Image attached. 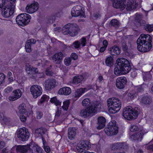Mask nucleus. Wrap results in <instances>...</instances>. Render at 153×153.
Segmentation results:
<instances>
[{
    "mask_svg": "<svg viewBox=\"0 0 153 153\" xmlns=\"http://www.w3.org/2000/svg\"><path fill=\"white\" fill-rule=\"evenodd\" d=\"M131 70L129 62L127 59L121 58L117 59L114 70L115 75L119 76L128 73Z\"/></svg>",
    "mask_w": 153,
    "mask_h": 153,
    "instance_id": "obj_1",
    "label": "nucleus"
},
{
    "mask_svg": "<svg viewBox=\"0 0 153 153\" xmlns=\"http://www.w3.org/2000/svg\"><path fill=\"white\" fill-rule=\"evenodd\" d=\"M152 37L149 35L141 34L137 40L138 51L145 52L150 50L152 47Z\"/></svg>",
    "mask_w": 153,
    "mask_h": 153,
    "instance_id": "obj_2",
    "label": "nucleus"
},
{
    "mask_svg": "<svg viewBox=\"0 0 153 153\" xmlns=\"http://www.w3.org/2000/svg\"><path fill=\"white\" fill-rule=\"evenodd\" d=\"M107 105L109 112L115 114L118 112L121 107V102L119 99L113 97L107 100Z\"/></svg>",
    "mask_w": 153,
    "mask_h": 153,
    "instance_id": "obj_3",
    "label": "nucleus"
},
{
    "mask_svg": "<svg viewBox=\"0 0 153 153\" xmlns=\"http://www.w3.org/2000/svg\"><path fill=\"white\" fill-rule=\"evenodd\" d=\"M111 0L112 2L114 7L116 8H120L122 10L125 7L127 10H133L135 8L136 6V2H134L132 0H130L127 2L126 6L124 4L125 0Z\"/></svg>",
    "mask_w": 153,
    "mask_h": 153,
    "instance_id": "obj_4",
    "label": "nucleus"
},
{
    "mask_svg": "<svg viewBox=\"0 0 153 153\" xmlns=\"http://www.w3.org/2000/svg\"><path fill=\"white\" fill-rule=\"evenodd\" d=\"M80 29L78 25L76 23H68L62 28V32L65 35L69 34L71 36L77 34Z\"/></svg>",
    "mask_w": 153,
    "mask_h": 153,
    "instance_id": "obj_5",
    "label": "nucleus"
},
{
    "mask_svg": "<svg viewBox=\"0 0 153 153\" xmlns=\"http://www.w3.org/2000/svg\"><path fill=\"white\" fill-rule=\"evenodd\" d=\"M139 112L140 110L137 108H133L131 107L128 106L124 108L122 115L125 118L129 120L137 117Z\"/></svg>",
    "mask_w": 153,
    "mask_h": 153,
    "instance_id": "obj_6",
    "label": "nucleus"
},
{
    "mask_svg": "<svg viewBox=\"0 0 153 153\" xmlns=\"http://www.w3.org/2000/svg\"><path fill=\"white\" fill-rule=\"evenodd\" d=\"M16 4L14 3H6L2 8L1 14L4 18H9L12 16L16 11Z\"/></svg>",
    "mask_w": 153,
    "mask_h": 153,
    "instance_id": "obj_7",
    "label": "nucleus"
},
{
    "mask_svg": "<svg viewBox=\"0 0 153 153\" xmlns=\"http://www.w3.org/2000/svg\"><path fill=\"white\" fill-rule=\"evenodd\" d=\"M130 131L131 132H136V135H132L131 137V139L137 140L141 141L142 139L143 135L148 132L147 130L144 129L143 127L138 128L135 125L131 126L130 128Z\"/></svg>",
    "mask_w": 153,
    "mask_h": 153,
    "instance_id": "obj_8",
    "label": "nucleus"
},
{
    "mask_svg": "<svg viewBox=\"0 0 153 153\" xmlns=\"http://www.w3.org/2000/svg\"><path fill=\"white\" fill-rule=\"evenodd\" d=\"M101 104H98V105H96V106L95 105L94 107L92 106L87 109H83L81 111L80 114L84 117L92 116L97 112L101 111Z\"/></svg>",
    "mask_w": 153,
    "mask_h": 153,
    "instance_id": "obj_9",
    "label": "nucleus"
},
{
    "mask_svg": "<svg viewBox=\"0 0 153 153\" xmlns=\"http://www.w3.org/2000/svg\"><path fill=\"white\" fill-rule=\"evenodd\" d=\"M31 19L30 15L27 14H21L18 15L16 19V23L21 26L25 25L30 22Z\"/></svg>",
    "mask_w": 153,
    "mask_h": 153,
    "instance_id": "obj_10",
    "label": "nucleus"
},
{
    "mask_svg": "<svg viewBox=\"0 0 153 153\" xmlns=\"http://www.w3.org/2000/svg\"><path fill=\"white\" fill-rule=\"evenodd\" d=\"M105 131L108 135L116 134L118 132V128L116 125V121L113 120L109 122L107 128L105 129Z\"/></svg>",
    "mask_w": 153,
    "mask_h": 153,
    "instance_id": "obj_11",
    "label": "nucleus"
},
{
    "mask_svg": "<svg viewBox=\"0 0 153 153\" xmlns=\"http://www.w3.org/2000/svg\"><path fill=\"white\" fill-rule=\"evenodd\" d=\"M30 92L34 98H37L42 94L43 90L41 86L38 85H33L30 88Z\"/></svg>",
    "mask_w": 153,
    "mask_h": 153,
    "instance_id": "obj_12",
    "label": "nucleus"
},
{
    "mask_svg": "<svg viewBox=\"0 0 153 153\" xmlns=\"http://www.w3.org/2000/svg\"><path fill=\"white\" fill-rule=\"evenodd\" d=\"M71 14L73 16H80L84 17L85 15L84 8L80 6H76L72 9Z\"/></svg>",
    "mask_w": 153,
    "mask_h": 153,
    "instance_id": "obj_13",
    "label": "nucleus"
},
{
    "mask_svg": "<svg viewBox=\"0 0 153 153\" xmlns=\"http://www.w3.org/2000/svg\"><path fill=\"white\" fill-rule=\"evenodd\" d=\"M18 137L22 141L27 140L29 137V133L28 130L25 127L19 129L18 132Z\"/></svg>",
    "mask_w": 153,
    "mask_h": 153,
    "instance_id": "obj_14",
    "label": "nucleus"
},
{
    "mask_svg": "<svg viewBox=\"0 0 153 153\" xmlns=\"http://www.w3.org/2000/svg\"><path fill=\"white\" fill-rule=\"evenodd\" d=\"M90 143L88 141H83L79 143L76 146L75 151L77 152H82L84 150H88L90 148Z\"/></svg>",
    "mask_w": 153,
    "mask_h": 153,
    "instance_id": "obj_15",
    "label": "nucleus"
},
{
    "mask_svg": "<svg viewBox=\"0 0 153 153\" xmlns=\"http://www.w3.org/2000/svg\"><path fill=\"white\" fill-rule=\"evenodd\" d=\"M127 82V80L125 77H119L117 78L115 84L116 87L118 89L123 88Z\"/></svg>",
    "mask_w": 153,
    "mask_h": 153,
    "instance_id": "obj_16",
    "label": "nucleus"
},
{
    "mask_svg": "<svg viewBox=\"0 0 153 153\" xmlns=\"http://www.w3.org/2000/svg\"><path fill=\"white\" fill-rule=\"evenodd\" d=\"M39 7V4L37 2L27 5L26 7V12L29 13H33L37 10Z\"/></svg>",
    "mask_w": 153,
    "mask_h": 153,
    "instance_id": "obj_17",
    "label": "nucleus"
},
{
    "mask_svg": "<svg viewBox=\"0 0 153 153\" xmlns=\"http://www.w3.org/2000/svg\"><path fill=\"white\" fill-rule=\"evenodd\" d=\"M13 95L10 96L8 99L10 101H13L19 98L22 96V93L19 89L15 90L13 91Z\"/></svg>",
    "mask_w": 153,
    "mask_h": 153,
    "instance_id": "obj_18",
    "label": "nucleus"
},
{
    "mask_svg": "<svg viewBox=\"0 0 153 153\" xmlns=\"http://www.w3.org/2000/svg\"><path fill=\"white\" fill-rule=\"evenodd\" d=\"M28 147L32 153H43L42 149L34 142L31 143Z\"/></svg>",
    "mask_w": 153,
    "mask_h": 153,
    "instance_id": "obj_19",
    "label": "nucleus"
},
{
    "mask_svg": "<svg viewBox=\"0 0 153 153\" xmlns=\"http://www.w3.org/2000/svg\"><path fill=\"white\" fill-rule=\"evenodd\" d=\"M44 85L46 89L50 90L56 85V81L55 79H48L45 82Z\"/></svg>",
    "mask_w": 153,
    "mask_h": 153,
    "instance_id": "obj_20",
    "label": "nucleus"
},
{
    "mask_svg": "<svg viewBox=\"0 0 153 153\" xmlns=\"http://www.w3.org/2000/svg\"><path fill=\"white\" fill-rule=\"evenodd\" d=\"M89 89L90 88L88 87L77 89L74 94V97L77 98H78Z\"/></svg>",
    "mask_w": 153,
    "mask_h": 153,
    "instance_id": "obj_21",
    "label": "nucleus"
},
{
    "mask_svg": "<svg viewBox=\"0 0 153 153\" xmlns=\"http://www.w3.org/2000/svg\"><path fill=\"white\" fill-rule=\"evenodd\" d=\"M76 129L75 127H70L68 129V137L70 140H73L76 135Z\"/></svg>",
    "mask_w": 153,
    "mask_h": 153,
    "instance_id": "obj_22",
    "label": "nucleus"
},
{
    "mask_svg": "<svg viewBox=\"0 0 153 153\" xmlns=\"http://www.w3.org/2000/svg\"><path fill=\"white\" fill-rule=\"evenodd\" d=\"M71 92V89L70 87L66 86L61 88L58 91V93L59 94L66 96L69 95Z\"/></svg>",
    "mask_w": 153,
    "mask_h": 153,
    "instance_id": "obj_23",
    "label": "nucleus"
},
{
    "mask_svg": "<svg viewBox=\"0 0 153 153\" xmlns=\"http://www.w3.org/2000/svg\"><path fill=\"white\" fill-rule=\"evenodd\" d=\"M106 120L105 118L102 117H99L98 119V126L97 129H101L103 128L105 126Z\"/></svg>",
    "mask_w": 153,
    "mask_h": 153,
    "instance_id": "obj_24",
    "label": "nucleus"
},
{
    "mask_svg": "<svg viewBox=\"0 0 153 153\" xmlns=\"http://www.w3.org/2000/svg\"><path fill=\"white\" fill-rule=\"evenodd\" d=\"M63 54L61 52L55 53L52 57V59L56 64H60L62 58Z\"/></svg>",
    "mask_w": 153,
    "mask_h": 153,
    "instance_id": "obj_25",
    "label": "nucleus"
},
{
    "mask_svg": "<svg viewBox=\"0 0 153 153\" xmlns=\"http://www.w3.org/2000/svg\"><path fill=\"white\" fill-rule=\"evenodd\" d=\"M30 144L27 146H18L16 147V150L18 152L25 153L26 152L29 150Z\"/></svg>",
    "mask_w": 153,
    "mask_h": 153,
    "instance_id": "obj_26",
    "label": "nucleus"
},
{
    "mask_svg": "<svg viewBox=\"0 0 153 153\" xmlns=\"http://www.w3.org/2000/svg\"><path fill=\"white\" fill-rule=\"evenodd\" d=\"M110 53L113 55L119 54L120 53V50L117 46L114 45L110 48Z\"/></svg>",
    "mask_w": 153,
    "mask_h": 153,
    "instance_id": "obj_27",
    "label": "nucleus"
},
{
    "mask_svg": "<svg viewBox=\"0 0 153 153\" xmlns=\"http://www.w3.org/2000/svg\"><path fill=\"white\" fill-rule=\"evenodd\" d=\"M84 78V77L82 75L76 76L73 78V82L76 84H77L83 80Z\"/></svg>",
    "mask_w": 153,
    "mask_h": 153,
    "instance_id": "obj_28",
    "label": "nucleus"
},
{
    "mask_svg": "<svg viewBox=\"0 0 153 153\" xmlns=\"http://www.w3.org/2000/svg\"><path fill=\"white\" fill-rule=\"evenodd\" d=\"M114 58L113 56H107L105 60V63L108 66H111L114 64Z\"/></svg>",
    "mask_w": 153,
    "mask_h": 153,
    "instance_id": "obj_29",
    "label": "nucleus"
},
{
    "mask_svg": "<svg viewBox=\"0 0 153 153\" xmlns=\"http://www.w3.org/2000/svg\"><path fill=\"white\" fill-rule=\"evenodd\" d=\"M108 45V42L106 40H104L100 43V48L99 51L100 52H104L106 50Z\"/></svg>",
    "mask_w": 153,
    "mask_h": 153,
    "instance_id": "obj_30",
    "label": "nucleus"
},
{
    "mask_svg": "<svg viewBox=\"0 0 153 153\" xmlns=\"http://www.w3.org/2000/svg\"><path fill=\"white\" fill-rule=\"evenodd\" d=\"M82 104L83 106H85L89 107H90L92 106H93L94 107V105H95V106H96V105H98V104H95V105L93 104L91 105L90 100L88 98L85 99L84 100L82 101Z\"/></svg>",
    "mask_w": 153,
    "mask_h": 153,
    "instance_id": "obj_31",
    "label": "nucleus"
},
{
    "mask_svg": "<svg viewBox=\"0 0 153 153\" xmlns=\"http://www.w3.org/2000/svg\"><path fill=\"white\" fill-rule=\"evenodd\" d=\"M36 68H33L30 66H27L26 68L27 72L29 74H36L38 72V71H36Z\"/></svg>",
    "mask_w": 153,
    "mask_h": 153,
    "instance_id": "obj_32",
    "label": "nucleus"
},
{
    "mask_svg": "<svg viewBox=\"0 0 153 153\" xmlns=\"http://www.w3.org/2000/svg\"><path fill=\"white\" fill-rule=\"evenodd\" d=\"M49 99V97L46 94H43L41 97L40 101L38 102V104L40 105L44 102H47Z\"/></svg>",
    "mask_w": 153,
    "mask_h": 153,
    "instance_id": "obj_33",
    "label": "nucleus"
},
{
    "mask_svg": "<svg viewBox=\"0 0 153 153\" xmlns=\"http://www.w3.org/2000/svg\"><path fill=\"white\" fill-rule=\"evenodd\" d=\"M42 140L43 144V148L45 151L47 153H49L51 151L50 147L48 146L46 141L44 139H42Z\"/></svg>",
    "mask_w": 153,
    "mask_h": 153,
    "instance_id": "obj_34",
    "label": "nucleus"
},
{
    "mask_svg": "<svg viewBox=\"0 0 153 153\" xmlns=\"http://www.w3.org/2000/svg\"><path fill=\"white\" fill-rule=\"evenodd\" d=\"M50 102L54 104L56 106H60L61 102L57 100L56 97H54L51 99Z\"/></svg>",
    "mask_w": 153,
    "mask_h": 153,
    "instance_id": "obj_35",
    "label": "nucleus"
},
{
    "mask_svg": "<svg viewBox=\"0 0 153 153\" xmlns=\"http://www.w3.org/2000/svg\"><path fill=\"white\" fill-rule=\"evenodd\" d=\"M69 104L70 101L69 100H66L63 102L62 107L64 111H67L68 110Z\"/></svg>",
    "mask_w": 153,
    "mask_h": 153,
    "instance_id": "obj_36",
    "label": "nucleus"
},
{
    "mask_svg": "<svg viewBox=\"0 0 153 153\" xmlns=\"http://www.w3.org/2000/svg\"><path fill=\"white\" fill-rule=\"evenodd\" d=\"M24 104L20 105L18 108L19 110V113L21 114H24L26 112V110Z\"/></svg>",
    "mask_w": 153,
    "mask_h": 153,
    "instance_id": "obj_37",
    "label": "nucleus"
},
{
    "mask_svg": "<svg viewBox=\"0 0 153 153\" xmlns=\"http://www.w3.org/2000/svg\"><path fill=\"white\" fill-rule=\"evenodd\" d=\"M139 100L140 102L145 104H148L150 102V99L148 97H144L142 98H140Z\"/></svg>",
    "mask_w": 153,
    "mask_h": 153,
    "instance_id": "obj_38",
    "label": "nucleus"
},
{
    "mask_svg": "<svg viewBox=\"0 0 153 153\" xmlns=\"http://www.w3.org/2000/svg\"><path fill=\"white\" fill-rule=\"evenodd\" d=\"M5 76L3 73L0 74V85L3 83L4 82Z\"/></svg>",
    "mask_w": 153,
    "mask_h": 153,
    "instance_id": "obj_39",
    "label": "nucleus"
},
{
    "mask_svg": "<svg viewBox=\"0 0 153 153\" xmlns=\"http://www.w3.org/2000/svg\"><path fill=\"white\" fill-rule=\"evenodd\" d=\"M71 60L69 57H66L64 60L65 64L66 66H69L71 63Z\"/></svg>",
    "mask_w": 153,
    "mask_h": 153,
    "instance_id": "obj_40",
    "label": "nucleus"
},
{
    "mask_svg": "<svg viewBox=\"0 0 153 153\" xmlns=\"http://www.w3.org/2000/svg\"><path fill=\"white\" fill-rule=\"evenodd\" d=\"M8 78V81L10 83H11L13 82L14 80H16L18 83H19L20 81H19L18 80H17V79L16 78V77H15V78L14 79L13 78L12 76L9 77H7Z\"/></svg>",
    "mask_w": 153,
    "mask_h": 153,
    "instance_id": "obj_41",
    "label": "nucleus"
},
{
    "mask_svg": "<svg viewBox=\"0 0 153 153\" xmlns=\"http://www.w3.org/2000/svg\"><path fill=\"white\" fill-rule=\"evenodd\" d=\"M26 51L27 52H30L31 51V45L30 44L26 42L25 46Z\"/></svg>",
    "mask_w": 153,
    "mask_h": 153,
    "instance_id": "obj_42",
    "label": "nucleus"
},
{
    "mask_svg": "<svg viewBox=\"0 0 153 153\" xmlns=\"http://www.w3.org/2000/svg\"><path fill=\"white\" fill-rule=\"evenodd\" d=\"M80 45L82 46H85L86 43V39L85 38H82L79 41Z\"/></svg>",
    "mask_w": 153,
    "mask_h": 153,
    "instance_id": "obj_43",
    "label": "nucleus"
},
{
    "mask_svg": "<svg viewBox=\"0 0 153 153\" xmlns=\"http://www.w3.org/2000/svg\"><path fill=\"white\" fill-rule=\"evenodd\" d=\"M110 23L112 25L114 26H118L119 24L117 20L115 19L112 20Z\"/></svg>",
    "mask_w": 153,
    "mask_h": 153,
    "instance_id": "obj_44",
    "label": "nucleus"
},
{
    "mask_svg": "<svg viewBox=\"0 0 153 153\" xmlns=\"http://www.w3.org/2000/svg\"><path fill=\"white\" fill-rule=\"evenodd\" d=\"M146 29L147 31L149 32H151L153 31V26L152 25H148L147 26Z\"/></svg>",
    "mask_w": 153,
    "mask_h": 153,
    "instance_id": "obj_45",
    "label": "nucleus"
},
{
    "mask_svg": "<svg viewBox=\"0 0 153 153\" xmlns=\"http://www.w3.org/2000/svg\"><path fill=\"white\" fill-rule=\"evenodd\" d=\"M80 46V43L79 41H75L73 44V46L76 48H79Z\"/></svg>",
    "mask_w": 153,
    "mask_h": 153,
    "instance_id": "obj_46",
    "label": "nucleus"
},
{
    "mask_svg": "<svg viewBox=\"0 0 153 153\" xmlns=\"http://www.w3.org/2000/svg\"><path fill=\"white\" fill-rule=\"evenodd\" d=\"M13 89V88L12 87L8 86L5 89L4 91L5 93H8L10 92Z\"/></svg>",
    "mask_w": 153,
    "mask_h": 153,
    "instance_id": "obj_47",
    "label": "nucleus"
},
{
    "mask_svg": "<svg viewBox=\"0 0 153 153\" xmlns=\"http://www.w3.org/2000/svg\"><path fill=\"white\" fill-rule=\"evenodd\" d=\"M71 57L74 60L77 59L78 58V55L75 53H73L71 55Z\"/></svg>",
    "mask_w": 153,
    "mask_h": 153,
    "instance_id": "obj_48",
    "label": "nucleus"
},
{
    "mask_svg": "<svg viewBox=\"0 0 153 153\" xmlns=\"http://www.w3.org/2000/svg\"><path fill=\"white\" fill-rule=\"evenodd\" d=\"M5 4V0H0V9L2 8Z\"/></svg>",
    "mask_w": 153,
    "mask_h": 153,
    "instance_id": "obj_49",
    "label": "nucleus"
},
{
    "mask_svg": "<svg viewBox=\"0 0 153 153\" xmlns=\"http://www.w3.org/2000/svg\"><path fill=\"white\" fill-rule=\"evenodd\" d=\"M19 118L21 121L22 122H25L27 120L26 117L23 115H21L19 116Z\"/></svg>",
    "mask_w": 153,
    "mask_h": 153,
    "instance_id": "obj_50",
    "label": "nucleus"
},
{
    "mask_svg": "<svg viewBox=\"0 0 153 153\" xmlns=\"http://www.w3.org/2000/svg\"><path fill=\"white\" fill-rule=\"evenodd\" d=\"M27 42L28 44H30L31 45V44L35 43L36 42V41L33 39H31L27 40Z\"/></svg>",
    "mask_w": 153,
    "mask_h": 153,
    "instance_id": "obj_51",
    "label": "nucleus"
},
{
    "mask_svg": "<svg viewBox=\"0 0 153 153\" xmlns=\"http://www.w3.org/2000/svg\"><path fill=\"white\" fill-rule=\"evenodd\" d=\"M42 112H37L36 117L38 119H40L42 117Z\"/></svg>",
    "mask_w": 153,
    "mask_h": 153,
    "instance_id": "obj_52",
    "label": "nucleus"
},
{
    "mask_svg": "<svg viewBox=\"0 0 153 153\" xmlns=\"http://www.w3.org/2000/svg\"><path fill=\"white\" fill-rule=\"evenodd\" d=\"M5 4L6 3H13L16 4V0H5Z\"/></svg>",
    "mask_w": 153,
    "mask_h": 153,
    "instance_id": "obj_53",
    "label": "nucleus"
},
{
    "mask_svg": "<svg viewBox=\"0 0 153 153\" xmlns=\"http://www.w3.org/2000/svg\"><path fill=\"white\" fill-rule=\"evenodd\" d=\"M33 112L32 111H30L29 112H28L27 113V114H26V115H27V116L29 117H33L32 116H33Z\"/></svg>",
    "mask_w": 153,
    "mask_h": 153,
    "instance_id": "obj_54",
    "label": "nucleus"
},
{
    "mask_svg": "<svg viewBox=\"0 0 153 153\" xmlns=\"http://www.w3.org/2000/svg\"><path fill=\"white\" fill-rule=\"evenodd\" d=\"M45 73L47 75H52V72L51 71H50L48 69H47L46 70Z\"/></svg>",
    "mask_w": 153,
    "mask_h": 153,
    "instance_id": "obj_55",
    "label": "nucleus"
},
{
    "mask_svg": "<svg viewBox=\"0 0 153 153\" xmlns=\"http://www.w3.org/2000/svg\"><path fill=\"white\" fill-rule=\"evenodd\" d=\"M61 113V110L59 109H58L57 111H56L55 114V117H58L60 114Z\"/></svg>",
    "mask_w": 153,
    "mask_h": 153,
    "instance_id": "obj_56",
    "label": "nucleus"
},
{
    "mask_svg": "<svg viewBox=\"0 0 153 153\" xmlns=\"http://www.w3.org/2000/svg\"><path fill=\"white\" fill-rule=\"evenodd\" d=\"M147 149L149 150L150 151H153V145H150L147 147Z\"/></svg>",
    "mask_w": 153,
    "mask_h": 153,
    "instance_id": "obj_57",
    "label": "nucleus"
},
{
    "mask_svg": "<svg viewBox=\"0 0 153 153\" xmlns=\"http://www.w3.org/2000/svg\"><path fill=\"white\" fill-rule=\"evenodd\" d=\"M5 145L4 143V142H1L0 143V149L3 148Z\"/></svg>",
    "mask_w": 153,
    "mask_h": 153,
    "instance_id": "obj_58",
    "label": "nucleus"
},
{
    "mask_svg": "<svg viewBox=\"0 0 153 153\" xmlns=\"http://www.w3.org/2000/svg\"><path fill=\"white\" fill-rule=\"evenodd\" d=\"M128 96L130 97L131 99H133L134 98V95L131 93H128Z\"/></svg>",
    "mask_w": 153,
    "mask_h": 153,
    "instance_id": "obj_59",
    "label": "nucleus"
},
{
    "mask_svg": "<svg viewBox=\"0 0 153 153\" xmlns=\"http://www.w3.org/2000/svg\"><path fill=\"white\" fill-rule=\"evenodd\" d=\"M44 74L42 73L37 74L36 75L37 77H41L43 76Z\"/></svg>",
    "mask_w": 153,
    "mask_h": 153,
    "instance_id": "obj_60",
    "label": "nucleus"
},
{
    "mask_svg": "<svg viewBox=\"0 0 153 153\" xmlns=\"http://www.w3.org/2000/svg\"><path fill=\"white\" fill-rule=\"evenodd\" d=\"M137 75V74L135 71L132 72L131 74V76L132 77H135Z\"/></svg>",
    "mask_w": 153,
    "mask_h": 153,
    "instance_id": "obj_61",
    "label": "nucleus"
},
{
    "mask_svg": "<svg viewBox=\"0 0 153 153\" xmlns=\"http://www.w3.org/2000/svg\"><path fill=\"white\" fill-rule=\"evenodd\" d=\"M8 149L7 148L3 149L2 151V153H7L8 152Z\"/></svg>",
    "mask_w": 153,
    "mask_h": 153,
    "instance_id": "obj_62",
    "label": "nucleus"
},
{
    "mask_svg": "<svg viewBox=\"0 0 153 153\" xmlns=\"http://www.w3.org/2000/svg\"><path fill=\"white\" fill-rule=\"evenodd\" d=\"M103 79V78L102 76H100L99 77L98 80V81L99 82H101Z\"/></svg>",
    "mask_w": 153,
    "mask_h": 153,
    "instance_id": "obj_63",
    "label": "nucleus"
},
{
    "mask_svg": "<svg viewBox=\"0 0 153 153\" xmlns=\"http://www.w3.org/2000/svg\"><path fill=\"white\" fill-rule=\"evenodd\" d=\"M12 73L11 72L9 71L7 73V77H9L11 76H12Z\"/></svg>",
    "mask_w": 153,
    "mask_h": 153,
    "instance_id": "obj_64",
    "label": "nucleus"
}]
</instances>
